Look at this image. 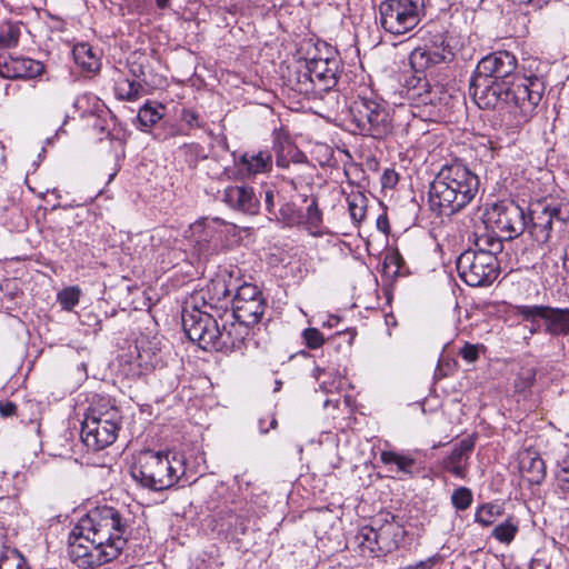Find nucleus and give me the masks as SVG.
Masks as SVG:
<instances>
[{
    "label": "nucleus",
    "instance_id": "f257e3e1",
    "mask_svg": "<svg viewBox=\"0 0 569 569\" xmlns=\"http://www.w3.org/2000/svg\"><path fill=\"white\" fill-rule=\"evenodd\" d=\"M131 522V513L124 507L104 505L90 510L70 532L69 558L80 568L112 561L128 541Z\"/></svg>",
    "mask_w": 569,
    "mask_h": 569
},
{
    "label": "nucleus",
    "instance_id": "f03ea898",
    "mask_svg": "<svg viewBox=\"0 0 569 569\" xmlns=\"http://www.w3.org/2000/svg\"><path fill=\"white\" fill-rule=\"evenodd\" d=\"M488 221L506 240H512L528 230L538 244H546L553 231L560 232L569 226V201L546 197L531 202L529 221L525 209L518 203L512 200L500 201L488 211Z\"/></svg>",
    "mask_w": 569,
    "mask_h": 569
},
{
    "label": "nucleus",
    "instance_id": "7ed1b4c3",
    "mask_svg": "<svg viewBox=\"0 0 569 569\" xmlns=\"http://www.w3.org/2000/svg\"><path fill=\"white\" fill-rule=\"evenodd\" d=\"M543 92L545 83L536 76L498 81L473 72L469 84V94L480 109H493L500 102L505 103L513 127H521L531 120Z\"/></svg>",
    "mask_w": 569,
    "mask_h": 569
},
{
    "label": "nucleus",
    "instance_id": "20e7f679",
    "mask_svg": "<svg viewBox=\"0 0 569 569\" xmlns=\"http://www.w3.org/2000/svg\"><path fill=\"white\" fill-rule=\"evenodd\" d=\"M480 179L467 164L452 161L443 164L429 184L428 203L437 216H453L478 194Z\"/></svg>",
    "mask_w": 569,
    "mask_h": 569
},
{
    "label": "nucleus",
    "instance_id": "39448f33",
    "mask_svg": "<svg viewBox=\"0 0 569 569\" xmlns=\"http://www.w3.org/2000/svg\"><path fill=\"white\" fill-rule=\"evenodd\" d=\"M184 473L183 461L173 455L143 451L131 467L132 478L142 487L154 491L171 488Z\"/></svg>",
    "mask_w": 569,
    "mask_h": 569
},
{
    "label": "nucleus",
    "instance_id": "423d86ee",
    "mask_svg": "<svg viewBox=\"0 0 569 569\" xmlns=\"http://www.w3.org/2000/svg\"><path fill=\"white\" fill-rule=\"evenodd\" d=\"M122 416L116 407L91 408L81 425V440L92 451L111 446L121 428Z\"/></svg>",
    "mask_w": 569,
    "mask_h": 569
},
{
    "label": "nucleus",
    "instance_id": "0eeeda50",
    "mask_svg": "<svg viewBox=\"0 0 569 569\" xmlns=\"http://www.w3.org/2000/svg\"><path fill=\"white\" fill-rule=\"evenodd\" d=\"M352 122L362 136L383 139L393 130L391 114L386 103L373 97H359L350 107Z\"/></svg>",
    "mask_w": 569,
    "mask_h": 569
},
{
    "label": "nucleus",
    "instance_id": "6e6552de",
    "mask_svg": "<svg viewBox=\"0 0 569 569\" xmlns=\"http://www.w3.org/2000/svg\"><path fill=\"white\" fill-rule=\"evenodd\" d=\"M425 16V0H385L379 21L385 31L400 36L413 30Z\"/></svg>",
    "mask_w": 569,
    "mask_h": 569
},
{
    "label": "nucleus",
    "instance_id": "1a4fd4ad",
    "mask_svg": "<svg viewBox=\"0 0 569 569\" xmlns=\"http://www.w3.org/2000/svg\"><path fill=\"white\" fill-rule=\"evenodd\" d=\"M200 298L206 310H201L197 303L191 308L186 306L182 310V327L187 337L206 350L214 348L217 345L219 323L214 316L207 310V308L213 309V305L207 303L204 296Z\"/></svg>",
    "mask_w": 569,
    "mask_h": 569
},
{
    "label": "nucleus",
    "instance_id": "9d476101",
    "mask_svg": "<svg viewBox=\"0 0 569 569\" xmlns=\"http://www.w3.org/2000/svg\"><path fill=\"white\" fill-rule=\"evenodd\" d=\"M457 271L461 280L470 287H486L499 276L500 266L497 257L490 253L465 250L457 259Z\"/></svg>",
    "mask_w": 569,
    "mask_h": 569
},
{
    "label": "nucleus",
    "instance_id": "9b49d317",
    "mask_svg": "<svg viewBox=\"0 0 569 569\" xmlns=\"http://www.w3.org/2000/svg\"><path fill=\"white\" fill-rule=\"evenodd\" d=\"M420 32L423 47L415 49L411 53L410 60L412 64L427 68L452 60L455 56L453 48L443 27L431 23Z\"/></svg>",
    "mask_w": 569,
    "mask_h": 569
},
{
    "label": "nucleus",
    "instance_id": "f8f14e48",
    "mask_svg": "<svg viewBox=\"0 0 569 569\" xmlns=\"http://www.w3.org/2000/svg\"><path fill=\"white\" fill-rule=\"evenodd\" d=\"M264 311L266 301L259 288L252 283H243L237 288L232 299V311H226L224 316L252 328L260 322Z\"/></svg>",
    "mask_w": 569,
    "mask_h": 569
},
{
    "label": "nucleus",
    "instance_id": "ddd939ff",
    "mask_svg": "<svg viewBox=\"0 0 569 569\" xmlns=\"http://www.w3.org/2000/svg\"><path fill=\"white\" fill-rule=\"evenodd\" d=\"M233 168L223 166L221 172L216 174L219 180H231L241 177H251L269 172L272 168V156L268 150L247 151L237 157L232 152Z\"/></svg>",
    "mask_w": 569,
    "mask_h": 569
},
{
    "label": "nucleus",
    "instance_id": "4468645a",
    "mask_svg": "<svg viewBox=\"0 0 569 569\" xmlns=\"http://www.w3.org/2000/svg\"><path fill=\"white\" fill-rule=\"evenodd\" d=\"M517 315L526 321H545V331L550 336H569V309L549 306H518Z\"/></svg>",
    "mask_w": 569,
    "mask_h": 569
},
{
    "label": "nucleus",
    "instance_id": "2eb2a0df",
    "mask_svg": "<svg viewBox=\"0 0 569 569\" xmlns=\"http://www.w3.org/2000/svg\"><path fill=\"white\" fill-rule=\"evenodd\" d=\"M310 72L320 96L330 91L338 82L340 60L337 56L313 57L303 61Z\"/></svg>",
    "mask_w": 569,
    "mask_h": 569
},
{
    "label": "nucleus",
    "instance_id": "dca6fc26",
    "mask_svg": "<svg viewBox=\"0 0 569 569\" xmlns=\"http://www.w3.org/2000/svg\"><path fill=\"white\" fill-rule=\"evenodd\" d=\"M516 68L517 59L513 54L508 51H497L482 58L475 72L498 81L512 80L520 77L515 74Z\"/></svg>",
    "mask_w": 569,
    "mask_h": 569
},
{
    "label": "nucleus",
    "instance_id": "f3484780",
    "mask_svg": "<svg viewBox=\"0 0 569 569\" xmlns=\"http://www.w3.org/2000/svg\"><path fill=\"white\" fill-rule=\"evenodd\" d=\"M230 319L224 315L220 316L222 325L221 327L219 326L217 345H214V349L226 353L241 350L251 330V327L239 320Z\"/></svg>",
    "mask_w": 569,
    "mask_h": 569
},
{
    "label": "nucleus",
    "instance_id": "a211bd4d",
    "mask_svg": "<svg viewBox=\"0 0 569 569\" xmlns=\"http://www.w3.org/2000/svg\"><path fill=\"white\" fill-rule=\"evenodd\" d=\"M222 201L232 210L254 216L259 212L260 198L250 186L234 184L223 190Z\"/></svg>",
    "mask_w": 569,
    "mask_h": 569
},
{
    "label": "nucleus",
    "instance_id": "6ab92c4d",
    "mask_svg": "<svg viewBox=\"0 0 569 569\" xmlns=\"http://www.w3.org/2000/svg\"><path fill=\"white\" fill-rule=\"evenodd\" d=\"M43 72V64L30 58L0 54V76L8 79H31Z\"/></svg>",
    "mask_w": 569,
    "mask_h": 569
},
{
    "label": "nucleus",
    "instance_id": "aec40b11",
    "mask_svg": "<svg viewBox=\"0 0 569 569\" xmlns=\"http://www.w3.org/2000/svg\"><path fill=\"white\" fill-rule=\"evenodd\" d=\"M276 164L282 169H301V172H297L295 177H290L295 188H297L298 184L309 183L313 178V171L316 169L302 151L291 146L288 148L287 156L277 154Z\"/></svg>",
    "mask_w": 569,
    "mask_h": 569
},
{
    "label": "nucleus",
    "instance_id": "412c9836",
    "mask_svg": "<svg viewBox=\"0 0 569 569\" xmlns=\"http://www.w3.org/2000/svg\"><path fill=\"white\" fill-rule=\"evenodd\" d=\"M475 445L473 437L463 438L456 443L451 452L442 461L443 469L457 478L465 479L470 453L473 451Z\"/></svg>",
    "mask_w": 569,
    "mask_h": 569
},
{
    "label": "nucleus",
    "instance_id": "4be33fe9",
    "mask_svg": "<svg viewBox=\"0 0 569 569\" xmlns=\"http://www.w3.org/2000/svg\"><path fill=\"white\" fill-rule=\"evenodd\" d=\"M519 471L529 483L540 485L546 478V465L539 453L531 449L519 453Z\"/></svg>",
    "mask_w": 569,
    "mask_h": 569
},
{
    "label": "nucleus",
    "instance_id": "5701e85b",
    "mask_svg": "<svg viewBox=\"0 0 569 569\" xmlns=\"http://www.w3.org/2000/svg\"><path fill=\"white\" fill-rule=\"evenodd\" d=\"M129 71L136 81H141L148 90L163 83L162 77L152 71L150 59L144 54L133 56L129 59Z\"/></svg>",
    "mask_w": 569,
    "mask_h": 569
},
{
    "label": "nucleus",
    "instance_id": "b1692460",
    "mask_svg": "<svg viewBox=\"0 0 569 569\" xmlns=\"http://www.w3.org/2000/svg\"><path fill=\"white\" fill-rule=\"evenodd\" d=\"M356 540L362 555L377 557L379 552L383 551V539L382 533L376 530L373 527H362L357 536Z\"/></svg>",
    "mask_w": 569,
    "mask_h": 569
},
{
    "label": "nucleus",
    "instance_id": "393cba45",
    "mask_svg": "<svg viewBox=\"0 0 569 569\" xmlns=\"http://www.w3.org/2000/svg\"><path fill=\"white\" fill-rule=\"evenodd\" d=\"M556 488L563 499L569 500V447L559 448L555 471Z\"/></svg>",
    "mask_w": 569,
    "mask_h": 569
},
{
    "label": "nucleus",
    "instance_id": "a878e982",
    "mask_svg": "<svg viewBox=\"0 0 569 569\" xmlns=\"http://www.w3.org/2000/svg\"><path fill=\"white\" fill-rule=\"evenodd\" d=\"M289 86L291 89L299 94L303 96H320L317 93L316 83L308 72V68L305 62H300L293 73L289 77Z\"/></svg>",
    "mask_w": 569,
    "mask_h": 569
},
{
    "label": "nucleus",
    "instance_id": "bb28decb",
    "mask_svg": "<svg viewBox=\"0 0 569 569\" xmlns=\"http://www.w3.org/2000/svg\"><path fill=\"white\" fill-rule=\"evenodd\" d=\"M380 460L385 465H395L398 472L408 476H412L421 469L420 463H418L411 456L401 455L395 451H382Z\"/></svg>",
    "mask_w": 569,
    "mask_h": 569
},
{
    "label": "nucleus",
    "instance_id": "cd10ccee",
    "mask_svg": "<svg viewBox=\"0 0 569 569\" xmlns=\"http://www.w3.org/2000/svg\"><path fill=\"white\" fill-rule=\"evenodd\" d=\"M73 58L76 63L88 72H96L100 69V59L88 43L74 46Z\"/></svg>",
    "mask_w": 569,
    "mask_h": 569
},
{
    "label": "nucleus",
    "instance_id": "c85d7f7f",
    "mask_svg": "<svg viewBox=\"0 0 569 569\" xmlns=\"http://www.w3.org/2000/svg\"><path fill=\"white\" fill-rule=\"evenodd\" d=\"M116 96L119 100L136 101L149 92L141 81L123 79L116 83Z\"/></svg>",
    "mask_w": 569,
    "mask_h": 569
},
{
    "label": "nucleus",
    "instance_id": "c756f323",
    "mask_svg": "<svg viewBox=\"0 0 569 569\" xmlns=\"http://www.w3.org/2000/svg\"><path fill=\"white\" fill-rule=\"evenodd\" d=\"M503 507L498 502H486L480 505L475 512V521L482 527H489L503 515Z\"/></svg>",
    "mask_w": 569,
    "mask_h": 569
},
{
    "label": "nucleus",
    "instance_id": "7c9ffc66",
    "mask_svg": "<svg viewBox=\"0 0 569 569\" xmlns=\"http://www.w3.org/2000/svg\"><path fill=\"white\" fill-rule=\"evenodd\" d=\"M347 200L350 218L356 226H359L366 217L368 199L363 193L357 192L351 193Z\"/></svg>",
    "mask_w": 569,
    "mask_h": 569
},
{
    "label": "nucleus",
    "instance_id": "2f4dec72",
    "mask_svg": "<svg viewBox=\"0 0 569 569\" xmlns=\"http://www.w3.org/2000/svg\"><path fill=\"white\" fill-rule=\"evenodd\" d=\"M0 569H28V565L17 549L3 547L0 550Z\"/></svg>",
    "mask_w": 569,
    "mask_h": 569
},
{
    "label": "nucleus",
    "instance_id": "473e14b6",
    "mask_svg": "<svg viewBox=\"0 0 569 569\" xmlns=\"http://www.w3.org/2000/svg\"><path fill=\"white\" fill-rule=\"evenodd\" d=\"M536 375L533 367H522L515 379V392L526 398L536 381Z\"/></svg>",
    "mask_w": 569,
    "mask_h": 569
},
{
    "label": "nucleus",
    "instance_id": "72a5a7b5",
    "mask_svg": "<svg viewBox=\"0 0 569 569\" xmlns=\"http://www.w3.org/2000/svg\"><path fill=\"white\" fill-rule=\"evenodd\" d=\"M476 252L490 253L492 257H497L501 253L503 244L500 238L490 234H483L477 238L475 248H471Z\"/></svg>",
    "mask_w": 569,
    "mask_h": 569
},
{
    "label": "nucleus",
    "instance_id": "f704fd0d",
    "mask_svg": "<svg viewBox=\"0 0 569 569\" xmlns=\"http://www.w3.org/2000/svg\"><path fill=\"white\" fill-rule=\"evenodd\" d=\"M20 38V26L6 22L0 24V49L17 47Z\"/></svg>",
    "mask_w": 569,
    "mask_h": 569
},
{
    "label": "nucleus",
    "instance_id": "c9c22d12",
    "mask_svg": "<svg viewBox=\"0 0 569 569\" xmlns=\"http://www.w3.org/2000/svg\"><path fill=\"white\" fill-rule=\"evenodd\" d=\"M518 532V525L511 517L506 519L502 523L496 526L491 536L501 543L509 545Z\"/></svg>",
    "mask_w": 569,
    "mask_h": 569
},
{
    "label": "nucleus",
    "instance_id": "e433bc0d",
    "mask_svg": "<svg viewBox=\"0 0 569 569\" xmlns=\"http://www.w3.org/2000/svg\"><path fill=\"white\" fill-rule=\"evenodd\" d=\"M162 108V106H159V108H154L151 107L149 103H146L142 108H140L138 112V121L140 123V129L147 131L148 128L157 123L162 118V113H160L159 111V109Z\"/></svg>",
    "mask_w": 569,
    "mask_h": 569
},
{
    "label": "nucleus",
    "instance_id": "4c0bfd02",
    "mask_svg": "<svg viewBox=\"0 0 569 569\" xmlns=\"http://www.w3.org/2000/svg\"><path fill=\"white\" fill-rule=\"evenodd\" d=\"M450 501L456 510H467L473 501V495L471 489H469L468 487H459L455 489L451 493Z\"/></svg>",
    "mask_w": 569,
    "mask_h": 569
},
{
    "label": "nucleus",
    "instance_id": "58836bf2",
    "mask_svg": "<svg viewBox=\"0 0 569 569\" xmlns=\"http://www.w3.org/2000/svg\"><path fill=\"white\" fill-rule=\"evenodd\" d=\"M207 292L209 295V299L211 301L216 300L217 302L226 299L230 296L231 290L229 289L227 281L224 278L218 277L212 279L208 284Z\"/></svg>",
    "mask_w": 569,
    "mask_h": 569
},
{
    "label": "nucleus",
    "instance_id": "ea45409f",
    "mask_svg": "<svg viewBox=\"0 0 569 569\" xmlns=\"http://www.w3.org/2000/svg\"><path fill=\"white\" fill-rule=\"evenodd\" d=\"M80 298V290L78 287H68L58 293V302L63 310H72L78 303Z\"/></svg>",
    "mask_w": 569,
    "mask_h": 569
},
{
    "label": "nucleus",
    "instance_id": "a19ab883",
    "mask_svg": "<svg viewBox=\"0 0 569 569\" xmlns=\"http://www.w3.org/2000/svg\"><path fill=\"white\" fill-rule=\"evenodd\" d=\"M302 338L307 347L310 349H318L325 342L323 335L317 328L305 329L302 331Z\"/></svg>",
    "mask_w": 569,
    "mask_h": 569
},
{
    "label": "nucleus",
    "instance_id": "79ce46f5",
    "mask_svg": "<svg viewBox=\"0 0 569 569\" xmlns=\"http://www.w3.org/2000/svg\"><path fill=\"white\" fill-rule=\"evenodd\" d=\"M322 214L318 208L316 199H312L307 207L306 221L310 228H318L321 223Z\"/></svg>",
    "mask_w": 569,
    "mask_h": 569
},
{
    "label": "nucleus",
    "instance_id": "37998d69",
    "mask_svg": "<svg viewBox=\"0 0 569 569\" xmlns=\"http://www.w3.org/2000/svg\"><path fill=\"white\" fill-rule=\"evenodd\" d=\"M483 349L482 345H472L466 342L459 350V356L468 363H473L479 359V352Z\"/></svg>",
    "mask_w": 569,
    "mask_h": 569
},
{
    "label": "nucleus",
    "instance_id": "c03bdc74",
    "mask_svg": "<svg viewBox=\"0 0 569 569\" xmlns=\"http://www.w3.org/2000/svg\"><path fill=\"white\" fill-rule=\"evenodd\" d=\"M181 120L183 122H186L190 128H202L203 127V123L200 120V116L191 109L182 110Z\"/></svg>",
    "mask_w": 569,
    "mask_h": 569
},
{
    "label": "nucleus",
    "instance_id": "a18cd8bd",
    "mask_svg": "<svg viewBox=\"0 0 569 569\" xmlns=\"http://www.w3.org/2000/svg\"><path fill=\"white\" fill-rule=\"evenodd\" d=\"M17 412V405L7 401V402H0V415L4 418L12 417Z\"/></svg>",
    "mask_w": 569,
    "mask_h": 569
},
{
    "label": "nucleus",
    "instance_id": "49530a36",
    "mask_svg": "<svg viewBox=\"0 0 569 569\" xmlns=\"http://www.w3.org/2000/svg\"><path fill=\"white\" fill-rule=\"evenodd\" d=\"M280 213L283 219L288 220V222L293 223L296 221V218L293 217V209L289 203L281 207Z\"/></svg>",
    "mask_w": 569,
    "mask_h": 569
},
{
    "label": "nucleus",
    "instance_id": "de8ad7c7",
    "mask_svg": "<svg viewBox=\"0 0 569 569\" xmlns=\"http://www.w3.org/2000/svg\"><path fill=\"white\" fill-rule=\"evenodd\" d=\"M398 176L395 171H386L382 177L383 187H392L397 182Z\"/></svg>",
    "mask_w": 569,
    "mask_h": 569
},
{
    "label": "nucleus",
    "instance_id": "09e8293b",
    "mask_svg": "<svg viewBox=\"0 0 569 569\" xmlns=\"http://www.w3.org/2000/svg\"><path fill=\"white\" fill-rule=\"evenodd\" d=\"M432 565H433V561L431 559H427V560L419 561L418 563H415V565H409L405 568L406 569H431Z\"/></svg>",
    "mask_w": 569,
    "mask_h": 569
},
{
    "label": "nucleus",
    "instance_id": "8fccbe9b",
    "mask_svg": "<svg viewBox=\"0 0 569 569\" xmlns=\"http://www.w3.org/2000/svg\"><path fill=\"white\" fill-rule=\"evenodd\" d=\"M277 426V419L274 417H271L269 428L266 427V422L263 419H259V428L262 433H267L269 429H273Z\"/></svg>",
    "mask_w": 569,
    "mask_h": 569
},
{
    "label": "nucleus",
    "instance_id": "3c124183",
    "mask_svg": "<svg viewBox=\"0 0 569 569\" xmlns=\"http://www.w3.org/2000/svg\"><path fill=\"white\" fill-rule=\"evenodd\" d=\"M273 192L271 190H267L266 191V196H264V202H266V207H267V210L269 212L272 211V207H273Z\"/></svg>",
    "mask_w": 569,
    "mask_h": 569
},
{
    "label": "nucleus",
    "instance_id": "603ef678",
    "mask_svg": "<svg viewBox=\"0 0 569 569\" xmlns=\"http://www.w3.org/2000/svg\"><path fill=\"white\" fill-rule=\"evenodd\" d=\"M377 227L379 230L387 232L388 230V219L386 216H379L377 219Z\"/></svg>",
    "mask_w": 569,
    "mask_h": 569
},
{
    "label": "nucleus",
    "instance_id": "864d4df0",
    "mask_svg": "<svg viewBox=\"0 0 569 569\" xmlns=\"http://www.w3.org/2000/svg\"><path fill=\"white\" fill-rule=\"evenodd\" d=\"M345 335H348V340H347V345L348 346H351L353 339H355V336H356V331L355 330H348L347 332H342V331H339L337 332V337H342Z\"/></svg>",
    "mask_w": 569,
    "mask_h": 569
},
{
    "label": "nucleus",
    "instance_id": "5fc2aeb1",
    "mask_svg": "<svg viewBox=\"0 0 569 569\" xmlns=\"http://www.w3.org/2000/svg\"><path fill=\"white\" fill-rule=\"evenodd\" d=\"M340 321V318L337 316H331L328 321L325 323L329 328L336 327Z\"/></svg>",
    "mask_w": 569,
    "mask_h": 569
},
{
    "label": "nucleus",
    "instance_id": "6e6d98bb",
    "mask_svg": "<svg viewBox=\"0 0 569 569\" xmlns=\"http://www.w3.org/2000/svg\"><path fill=\"white\" fill-rule=\"evenodd\" d=\"M538 320L539 319H536L535 321H530L531 322V327H530L529 331L531 333H536L539 330L540 325H539Z\"/></svg>",
    "mask_w": 569,
    "mask_h": 569
},
{
    "label": "nucleus",
    "instance_id": "4d7b16f0",
    "mask_svg": "<svg viewBox=\"0 0 569 569\" xmlns=\"http://www.w3.org/2000/svg\"><path fill=\"white\" fill-rule=\"evenodd\" d=\"M156 3L159 9H166L169 6L170 0H156Z\"/></svg>",
    "mask_w": 569,
    "mask_h": 569
},
{
    "label": "nucleus",
    "instance_id": "13d9d810",
    "mask_svg": "<svg viewBox=\"0 0 569 569\" xmlns=\"http://www.w3.org/2000/svg\"><path fill=\"white\" fill-rule=\"evenodd\" d=\"M183 148H186L192 152H198L200 147H199V144H184Z\"/></svg>",
    "mask_w": 569,
    "mask_h": 569
},
{
    "label": "nucleus",
    "instance_id": "bf43d9fd",
    "mask_svg": "<svg viewBox=\"0 0 569 569\" xmlns=\"http://www.w3.org/2000/svg\"><path fill=\"white\" fill-rule=\"evenodd\" d=\"M513 3L516 4H528L530 3L532 0H511Z\"/></svg>",
    "mask_w": 569,
    "mask_h": 569
},
{
    "label": "nucleus",
    "instance_id": "052dcab7",
    "mask_svg": "<svg viewBox=\"0 0 569 569\" xmlns=\"http://www.w3.org/2000/svg\"><path fill=\"white\" fill-rule=\"evenodd\" d=\"M220 146H221V149H222L223 151H227V150H228V143H227V140H226V139H222V140L220 141Z\"/></svg>",
    "mask_w": 569,
    "mask_h": 569
},
{
    "label": "nucleus",
    "instance_id": "680f3d73",
    "mask_svg": "<svg viewBox=\"0 0 569 569\" xmlns=\"http://www.w3.org/2000/svg\"><path fill=\"white\" fill-rule=\"evenodd\" d=\"M569 262V244L567 246L565 250V263Z\"/></svg>",
    "mask_w": 569,
    "mask_h": 569
},
{
    "label": "nucleus",
    "instance_id": "e2e57ef3",
    "mask_svg": "<svg viewBox=\"0 0 569 569\" xmlns=\"http://www.w3.org/2000/svg\"><path fill=\"white\" fill-rule=\"evenodd\" d=\"M290 170V173H291V177H295L297 172H301V169H289Z\"/></svg>",
    "mask_w": 569,
    "mask_h": 569
},
{
    "label": "nucleus",
    "instance_id": "0e129e2a",
    "mask_svg": "<svg viewBox=\"0 0 569 569\" xmlns=\"http://www.w3.org/2000/svg\"><path fill=\"white\" fill-rule=\"evenodd\" d=\"M170 136H177V134H180L179 130L176 129V128H172L171 132L169 133Z\"/></svg>",
    "mask_w": 569,
    "mask_h": 569
},
{
    "label": "nucleus",
    "instance_id": "69168bd1",
    "mask_svg": "<svg viewBox=\"0 0 569 569\" xmlns=\"http://www.w3.org/2000/svg\"><path fill=\"white\" fill-rule=\"evenodd\" d=\"M280 386H281V381H276V389L274 390H279Z\"/></svg>",
    "mask_w": 569,
    "mask_h": 569
}]
</instances>
